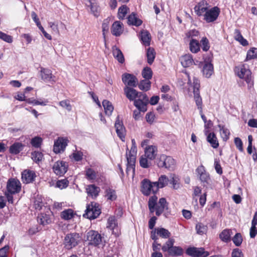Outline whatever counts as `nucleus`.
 <instances>
[{
	"label": "nucleus",
	"mask_w": 257,
	"mask_h": 257,
	"mask_svg": "<svg viewBox=\"0 0 257 257\" xmlns=\"http://www.w3.org/2000/svg\"><path fill=\"white\" fill-rule=\"evenodd\" d=\"M68 181L65 179L58 180L56 183V186L61 189L66 188L68 185Z\"/></svg>",
	"instance_id": "nucleus-61"
},
{
	"label": "nucleus",
	"mask_w": 257,
	"mask_h": 257,
	"mask_svg": "<svg viewBox=\"0 0 257 257\" xmlns=\"http://www.w3.org/2000/svg\"><path fill=\"white\" fill-rule=\"evenodd\" d=\"M132 145L131 150L129 151V153L127 154L128 156H133L134 157H136L137 149L135 139L132 140Z\"/></svg>",
	"instance_id": "nucleus-58"
},
{
	"label": "nucleus",
	"mask_w": 257,
	"mask_h": 257,
	"mask_svg": "<svg viewBox=\"0 0 257 257\" xmlns=\"http://www.w3.org/2000/svg\"><path fill=\"white\" fill-rule=\"evenodd\" d=\"M235 72L241 79H244L247 84V89L250 92L254 90L253 80L251 77V72L246 65L243 64L235 67Z\"/></svg>",
	"instance_id": "nucleus-2"
},
{
	"label": "nucleus",
	"mask_w": 257,
	"mask_h": 257,
	"mask_svg": "<svg viewBox=\"0 0 257 257\" xmlns=\"http://www.w3.org/2000/svg\"><path fill=\"white\" fill-rule=\"evenodd\" d=\"M25 145L21 143L16 142L10 146L9 151L11 154L17 155L23 150Z\"/></svg>",
	"instance_id": "nucleus-25"
},
{
	"label": "nucleus",
	"mask_w": 257,
	"mask_h": 257,
	"mask_svg": "<svg viewBox=\"0 0 257 257\" xmlns=\"http://www.w3.org/2000/svg\"><path fill=\"white\" fill-rule=\"evenodd\" d=\"M168 203L165 198H161L158 202V197L153 195L150 197L148 201V207L150 213L155 212L156 215L159 216L165 210L168 208Z\"/></svg>",
	"instance_id": "nucleus-1"
},
{
	"label": "nucleus",
	"mask_w": 257,
	"mask_h": 257,
	"mask_svg": "<svg viewBox=\"0 0 257 257\" xmlns=\"http://www.w3.org/2000/svg\"><path fill=\"white\" fill-rule=\"evenodd\" d=\"M196 229L198 234L202 235L206 232L207 226L201 223H199L196 225Z\"/></svg>",
	"instance_id": "nucleus-50"
},
{
	"label": "nucleus",
	"mask_w": 257,
	"mask_h": 257,
	"mask_svg": "<svg viewBox=\"0 0 257 257\" xmlns=\"http://www.w3.org/2000/svg\"><path fill=\"white\" fill-rule=\"evenodd\" d=\"M231 257H244V254L240 249L236 248L232 250Z\"/></svg>",
	"instance_id": "nucleus-63"
},
{
	"label": "nucleus",
	"mask_w": 257,
	"mask_h": 257,
	"mask_svg": "<svg viewBox=\"0 0 257 257\" xmlns=\"http://www.w3.org/2000/svg\"><path fill=\"white\" fill-rule=\"evenodd\" d=\"M128 8L125 5H123L119 8L118 11V17L119 19H123L127 13Z\"/></svg>",
	"instance_id": "nucleus-46"
},
{
	"label": "nucleus",
	"mask_w": 257,
	"mask_h": 257,
	"mask_svg": "<svg viewBox=\"0 0 257 257\" xmlns=\"http://www.w3.org/2000/svg\"><path fill=\"white\" fill-rule=\"evenodd\" d=\"M122 81L125 85V87H136L138 84V79L133 74L124 73L122 75Z\"/></svg>",
	"instance_id": "nucleus-12"
},
{
	"label": "nucleus",
	"mask_w": 257,
	"mask_h": 257,
	"mask_svg": "<svg viewBox=\"0 0 257 257\" xmlns=\"http://www.w3.org/2000/svg\"><path fill=\"white\" fill-rule=\"evenodd\" d=\"M232 240L236 246H240L242 242V238L241 234L240 233H236Z\"/></svg>",
	"instance_id": "nucleus-55"
},
{
	"label": "nucleus",
	"mask_w": 257,
	"mask_h": 257,
	"mask_svg": "<svg viewBox=\"0 0 257 257\" xmlns=\"http://www.w3.org/2000/svg\"><path fill=\"white\" fill-rule=\"evenodd\" d=\"M202 72L206 78H209L213 73V66L210 62H205L203 65Z\"/></svg>",
	"instance_id": "nucleus-26"
},
{
	"label": "nucleus",
	"mask_w": 257,
	"mask_h": 257,
	"mask_svg": "<svg viewBox=\"0 0 257 257\" xmlns=\"http://www.w3.org/2000/svg\"><path fill=\"white\" fill-rule=\"evenodd\" d=\"M174 239L169 238L165 243L162 246V250L163 252H167L170 256H181L183 254V248L179 246H174Z\"/></svg>",
	"instance_id": "nucleus-3"
},
{
	"label": "nucleus",
	"mask_w": 257,
	"mask_h": 257,
	"mask_svg": "<svg viewBox=\"0 0 257 257\" xmlns=\"http://www.w3.org/2000/svg\"><path fill=\"white\" fill-rule=\"evenodd\" d=\"M42 143V139L39 137H35L32 139L31 144L35 148H38L41 147Z\"/></svg>",
	"instance_id": "nucleus-52"
},
{
	"label": "nucleus",
	"mask_w": 257,
	"mask_h": 257,
	"mask_svg": "<svg viewBox=\"0 0 257 257\" xmlns=\"http://www.w3.org/2000/svg\"><path fill=\"white\" fill-rule=\"evenodd\" d=\"M36 177L34 171L26 169L22 173V180L24 183L28 184L33 182Z\"/></svg>",
	"instance_id": "nucleus-16"
},
{
	"label": "nucleus",
	"mask_w": 257,
	"mask_h": 257,
	"mask_svg": "<svg viewBox=\"0 0 257 257\" xmlns=\"http://www.w3.org/2000/svg\"><path fill=\"white\" fill-rule=\"evenodd\" d=\"M169 182L172 185L174 189L177 190L180 188V179L177 175L171 174L169 177Z\"/></svg>",
	"instance_id": "nucleus-28"
},
{
	"label": "nucleus",
	"mask_w": 257,
	"mask_h": 257,
	"mask_svg": "<svg viewBox=\"0 0 257 257\" xmlns=\"http://www.w3.org/2000/svg\"><path fill=\"white\" fill-rule=\"evenodd\" d=\"M207 141L214 149L217 148L219 146L218 141L214 133H210L207 135Z\"/></svg>",
	"instance_id": "nucleus-30"
},
{
	"label": "nucleus",
	"mask_w": 257,
	"mask_h": 257,
	"mask_svg": "<svg viewBox=\"0 0 257 257\" xmlns=\"http://www.w3.org/2000/svg\"><path fill=\"white\" fill-rule=\"evenodd\" d=\"M114 127L117 136L122 141L124 142L125 141L126 131L122 121L119 120V115L117 116Z\"/></svg>",
	"instance_id": "nucleus-13"
},
{
	"label": "nucleus",
	"mask_w": 257,
	"mask_h": 257,
	"mask_svg": "<svg viewBox=\"0 0 257 257\" xmlns=\"http://www.w3.org/2000/svg\"><path fill=\"white\" fill-rule=\"evenodd\" d=\"M257 58V48H252L247 51L246 60H250Z\"/></svg>",
	"instance_id": "nucleus-48"
},
{
	"label": "nucleus",
	"mask_w": 257,
	"mask_h": 257,
	"mask_svg": "<svg viewBox=\"0 0 257 257\" xmlns=\"http://www.w3.org/2000/svg\"><path fill=\"white\" fill-rule=\"evenodd\" d=\"M232 231L230 229H224L219 234L220 239L224 242H228L231 240Z\"/></svg>",
	"instance_id": "nucleus-32"
},
{
	"label": "nucleus",
	"mask_w": 257,
	"mask_h": 257,
	"mask_svg": "<svg viewBox=\"0 0 257 257\" xmlns=\"http://www.w3.org/2000/svg\"><path fill=\"white\" fill-rule=\"evenodd\" d=\"M158 152V149L155 146H148L145 148V156L150 160L155 159Z\"/></svg>",
	"instance_id": "nucleus-19"
},
{
	"label": "nucleus",
	"mask_w": 257,
	"mask_h": 257,
	"mask_svg": "<svg viewBox=\"0 0 257 257\" xmlns=\"http://www.w3.org/2000/svg\"><path fill=\"white\" fill-rule=\"evenodd\" d=\"M235 39L238 41L243 46H247L248 43L247 40L243 38L239 30L236 29L234 32Z\"/></svg>",
	"instance_id": "nucleus-35"
},
{
	"label": "nucleus",
	"mask_w": 257,
	"mask_h": 257,
	"mask_svg": "<svg viewBox=\"0 0 257 257\" xmlns=\"http://www.w3.org/2000/svg\"><path fill=\"white\" fill-rule=\"evenodd\" d=\"M151 82L148 80H142L139 84V88L141 90L147 91L150 89Z\"/></svg>",
	"instance_id": "nucleus-45"
},
{
	"label": "nucleus",
	"mask_w": 257,
	"mask_h": 257,
	"mask_svg": "<svg viewBox=\"0 0 257 257\" xmlns=\"http://www.w3.org/2000/svg\"><path fill=\"white\" fill-rule=\"evenodd\" d=\"M81 238L79 233L74 232L67 234L63 241L64 247L70 250L76 247L80 242Z\"/></svg>",
	"instance_id": "nucleus-4"
},
{
	"label": "nucleus",
	"mask_w": 257,
	"mask_h": 257,
	"mask_svg": "<svg viewBox=\"0 0 257 257\" xmlns=\"http://www.w3.org/2000/svg\"><path fill=\"white\" fill-rule=\"evenodd\" d=\"M59 105L63 108H65L68 111L71 110L72 106L68 100H64L59 102Z\"/></svg>",
	"instance_id": "nucleus-62"
},
{
	"label": "nucleus",
	"mask_w": 257,
	"mask_h": 257,
	"mask_svg": "<svg viewBox=\"0 0 257 257\" xmlns=\"http://www.w3.org/2000/svg\"><path fill=\"white\" fill-rule=\"evenodd\" d=\"M180 60L181 61L182 65L184 67H188L192 65L194 63V61L192 56L190 54H186L182 56Z\"/></svg>",
	"instance_id": "nucleus-27"
},
{
	"label": "nucleus",
	"mask_w": 257,
	"mask_h": 257,
	"mask_svg": "<svg viewBox=\"0 0 257 257\" xmlns=\"http://www.w3.org/2000/svg\"><path fill=\"white\" fill-rule=\"evenodd\" d=\"M86 190L88 195L91 196L92 198L97 197L100 190L99 187L93 184L88 185Z\"/></svg>",
	"instance_id": "nucleus-22"
},
{
	"label": "nucleus",
	"mask_w": 257,
	"mask_h": 257,
	"mask_svg": "<svg viewBox=\"0 0 257 257\" xmlns=\"http://www.w3.org/2000/svg\"><path fill=\"white\" fill-rule=\"evenodd\" d=\"M105 196L107 198V200L111 201L115 200L117 198L115 191L109 187L106 188L105 190Z\"/></svg>",
	"instance_id": "nucleus-33"
},
{
	"label": "nucleus",
	"mask_w": 257,
	"mask_h": 257,
	"mask_svg": "<svg viewBox=\"0 0 257 257\" xmlns=\"http://www.w3.org/2000/svg\"><path fill=\"white\" fill-rule=\"evenodd\" d=\"M202 45V49L204 51H207L209 48V43L208 40L206 37H203L200 42Z\"/></svg>",
	"instance_id": "nucleus-59"
},
{
	"label": "nucleus",
	"mask_w": 257,
	"mask_h": 257,
	"mask_svg": "<svg viewBox=\"0 0 257 257\" xmlns=\"http://www.w3.org/2000/svg\"><path fill=\"white\" fill-rule=\"evenodd\" d=\"M156 53L153 48L149 47L147 49V62L150 64L151 65L155 59Z\"/></svg>",
	"instance_id": "nucleus-40"
},
{
	"label": "nucleus",
	"mask_w": 257,
	"mask_h": 257,
	"mask_svg": "<svg viewBox=\"0 0 257 257\" xmlns=\"http://www.w3.org/2000/svg\"><path fill=\"white\" fill-rule=\"evenodd\" d=\"M197 176L199 177L200 180L202 182L207 183L209 179V176L205 171V168L203 166H199L196 170Z\"/></svg>",
	"instance_id": "nucleus-20"
},
{
	"label": "nucleus",
	"mask_w": 257,
	"mask_h": 257,
	"mask_svg": "<svg viewBox=\"0 0 257 257\" xmlns=\"http://www.w3.org/2000/svg\"><path fill=\"white\" fill-rule=\"evenodd\" d=\"M208 4L206 1L203 0L199 2L197 5L195 6L194 9L197 16H203L206 13L208 10Z\"/></svg>",
	"instance_id": "nucleus-17"
},
{
	"label": "nucleus",
	"mask_w": 257,
	"mask_h": 257,
	"mask_svg": "<svg viewBox=\"0 0 257 257\" xmlns=\"http://www.w3.org/2000/svg\"><path fill=\"white\" fill-rule=\"evenodd\" d=\"M112 53L114 57L116 58L119 63H123L124 62V58L122 52L115 46L112 47Z\"/></svg>",
	"instance_id": "nucleus-29"
},
{
	"label": "nucleus",
	"mask_w": 257,
	"mask_h": 257,
	"mask_svg": "<svg viewBox=\"0 0 257 257\" xmlns=\"http://www.w3.org/2000/svg\"><path fill=\"white\" fill-rule=\"evenodd\" d=\"M0 39L8 43H11L13 41L12 38L11 36L8 35L1 31H0Z\"/></svg>",
	"instance_id": "nucleus-64"
},
{
	"label": "nucleus",
	"mask_w": 257,
	"mask_h": 257,
	"mask_svg": "<svg viewBox=\"0 0 257 257\" xmlns=\"http://www.w3.org/2000/svg\"><path fill=\"white\" fill-rule=\"evenodd\" d=\"M149 102H145L142 100H135L134 104L137 109L142 110V112H145L147 110V104Z\"/></svg>",
	"instance_id": "nucleus-36"
},
{
	"label": "nucleus",
	"mask_w": 257,
	"mask_h": 257,
	"mask_svg": "<svg viewBox=\"0 0 257 257\" xmlns=\"http://www.w3.org/2000/svg\"><path fill=\"white\" fill-rule=\"evenodd\" d=\"M67 145V140L63 138H59L54 142L53 151L55 153H60L64 151Z\"/></svg>",
	"instance_id": "nucleus-15"
},
{
	"label": "nucleus",
	"mask_w": 257,
	"mask_h": 257,
	"mask_svg": "<svg viewBox=\"0 0 257 257\" xmlns=\"http://www.w3.org/2000/svg\"><path fill=\"white\" fill-rule=\"evenodd\" d=\"M39 74L41 79L45 82H55V76L52 74V71L48 68L41 67Z\"/></svg>",
	"instance_id": "nucleus-11"
},
{
	"label": "nucleus",
	"mask_w": 257,
	"mask_h": 257,
	"mask_svg": "<svg viewBox=\"0 0 257 257\" xmlns=\"http://www.w3.org/2000/svg\"><path fill=\"white\" fill-rule=\"evenodd\" d=\"M169 179L166 175H161L158 182H155L158 186V190L159 188H163L168 185Z\"/></svg>",
	"instance_id": "nucleus-38"
},
{
	"label": "nucleus",
	"mask_w": 257,
	"mask_h": 257,
	"mask_svg": "<svg viewBox=\"0 0 257 257\" xmlns=\"http://www.w3.org/2000/svg\"><path fill=\"white\" fill-rule=\"evenodd\" d=\"M194 97L198 109H200V111H202V98L200 96L199 92L194 93Z\"/></svg>",
	"instance_id": "nucleus-54"
},
{
	"label": "nucleus",
	"mask_w": 257,
	"mask_h": 257,
	"mask_svg": "<svg viewBox=\"0 0 257 257\" xmlns=\"http://www.w3.org/2000/svg\"><path fill=\"white\" fill-rule=\"evenodd\" d=\"M151 161L145 157V155L142 156L140 160V166L144 168H148L152 165Z\"/></svg>",
	"instance_id": "nucleus-41"
},
{
	"label": "nucleus",
	"mask_w": 257,
	"mask_h": 257,
	"mask_svg": "<svg viewBox=\"0 0 257 257\" xmlns=\"http://www.w3.org/2000/svg\"><path fill=\"white\" fill-rule=\"evenodd\" d=\"M142 21L137 17V14L133 12L127 17V24L137 27L140 26L142 24Z\"/></svg>",
	"instance_id": "nucleus-23"
},
{
	"label": "nucleus",
	"mask_w": 257,
	"mask_h": 257,
	"mask_svg": "<svg viewBox=\"0 0 257 257\" xmlns=\"http://www.w3.org/2000/svg\"><path fill=\"white\" fill-rule=\"evenodd\" d=\"M68 165L63 161H57L53 165V169L54 173L59 176L63 175L67 170Z\"/></svg>",
	"instance_id": "nucleus-14"
},
{
	"label": "nucleus",
	"mask_w": 257,
	"mask_h": 257,
	"mask_svg": "<svg viewBox=\"0 0 257 257\" xmlns=\"http://www.w3.org/2000/svg\"><path fill=\"white\" fill-rule=\"evenodd\" d=\"M100 213L99 205L96 202H91L90 204L87 206L83 217L90 219H94L97 218Z\"/></svg>",
	"instance_id": "nucleus-5"
},
{
	"label": "nucleus",
	"mask_w": 257,
	"mask_h": 257,
	"mask_svg": "<svg viewBox=\"0 0 257 257\" xmlns=\"http://www.w3.org/2000/svg\"><path fill=\"white\" fill-rule=\"evenodd\" d=\"M86 176L89 180H94L96 177L95 172L91 168H89L86 170Z\"/></svg>",
	"instance_id": "nucleus-60"
},
{
	"label": "nucleus",
	"mask_w": 257,
	"mask_h": 257,
	"mask_svg": "<svg viewBox=\"0 0 257 257\" xmlns=\"http://www.w3.org/2000/svg\"><path fill=\"white\" fill-rule=\"evenodd\" d=\"M74 216L73 211L71 209L64 210L61 213V217L64 220H69Z\"/></svg>",
	"instance_id": "nucleus-42"
},
{
	"label": "nucleus",
	"mask_w": 257,
	"mask_h": 257,
	"mask_svg": "<svg viewBox=\"0 0 257 257\" xmlns=\"http://www.w3.org/2000/svg\"><path fill=\"white\" fill-rule=\"evenodd\" d=\"M189 48L192 53H197L200 50V44L198 41L192 39L189 43Z\"/></svg>",
	"instance_id": "nucleus-39"
},
{
	"label": "nucleus",
	"mask_w": 257,
	"mask_h": 257,
	"mask_svg": "<svg viewBox=\"0 0 257 257\" xmlns=\"http://www.w3.org/2000/svg\"><path fill=\"white\" fill-rule=\"evenodd\" d=\"M123 90L126 97L130 101H135L137 97V95H138V91L130 87H125Z\"/></svg>",
	"instance_id": "nucleus-21"
},
{
	"label": "nucleus",
	"mask_w": 257,
	"mask_h": 257,
	"mask_svg": "<svg viewBox=\"0 0 257 257\" xmlns=\"http://www.w3.org/2000/svg\"><path fill=\"white\" fill-rule=\"evenodd\" d=\"M102 105L104 107L105 113L106 115H110L113 110V106L111 103L107 100L102 101Z\"/></svg>",
	"instance_id": "nucleus-34"
},
{
	"label": "nucleus",
	"mask_w": 257,
	"mask_h": 257,
	"mask_svg": "<svg viewBox=\"0 0 257 257\" xmlns=\"http://www.w3.org/2000/svg\"><path fill=\"white\" fill-rule=\"evenodd\" d=\"M157 234L163 238H168L171 236V233L168 230L164 228H157Z\"/></svg>",
	"instance_id": "nucleus-44"
},
{
	"label": "nucleus",
	"mask_w": 257,
	"mask_h": 257,
	"mask_svg": "<svg viewBox=\"0 0 257 257\" xmlns=\"http://www.w3.org/2000/svg\"><path fill=\"white\" fill-rule=\"evenodd\" d=\"M126 159H127V168L126 173L129 174L132 173L133 175L135 174V163L136 157L133 156H128L127 152L126 153Z\"/></svg>",
	"instance_id": "nucleus-18"
},
{
	"label": "nucleus",
	"mask_w": 257,
	"mask_h": 257,
	"mask_svg": "<svg viewBox=\"0 0 257 257\" xmlns=\"http://www.w3.org/2000/svg\"><path fill=\"white\" fill-rule=\"evenodd\" d=\"M21 190V183L17 179H10L7 185V191L11 194H15L19 193Z\"/></svg>",
	"instance_id": "nucleus-8"
},
{
	"label": "nucleus",
	"mask_w": 257,
	"mask_h": 257,
	"mask_svg": "<svg viewBox=\"0 0 257 257\" xmlns=\"http://www.w3.org/2000/svg\"><path fill=\"white\" fill-rule=\"evenodd\" d=\"M141 192L145 196H149L152 192L155 193L158 191V186L155 182L145 179L141 182Z\"/></svg>",
	"instance_id": "nucleus-6"
},
{
	"label": "nucleus",
	"mask_w": 257,
	"mask_h": 257,
	"mask_svg": "<svg viewBox=\"0 0 257 257\" xmlns=\"http://www.w3.org/2000/svg\"><path fill=\"white\" fill-rule=\"evenodd\" d=\"M122 24L119 21L115 22L112 26L111 33L115 36H119L123 32Z\"/></svg>",
	"instance_id": "nucleus-24"
},
{
	"label": "nucleus",
	"mask_w": 257,
	"mask_h": 257,
	"mask_svg": "<svg viewBox=\"0 0 257 257\" xmlns=\"http://www.w3.org/2000/svg\"><path fill=\"white\" fill-rule=\"evenodd\" d=\"M153 72L151 69L149 67L145 68L142 71L143 77L145 80H149L152 77Z\"/></svg>",
	"instance_id": "nucleus-51"
},
{
	"label": "nucleus",
	"mask_w": 257,
	"mask_h": 257,
	"mask_svg": "<svg viewBox=\"0 0 257 257\" xmlns=\"http://www.w3.org/2000/svg\"><path fill=\"white\" fill-rule=\"evenodd\" d=\"M141 40L145 46L150 45L151 37L149 32L147 30H143L140 34Z\"/></svg>",
	"instance_id": "nucleus-31"
},
{
	"label": "nucleus",
	"mask_w": 257,
	"mask_h": 257,
	"mask_svg": "<svg viewBox=\"0 0 257 257\" xmlns=\"http://www.w3.org/2000/svg\"><path fill=\"white\" fill-rule=\"evenodd\" d=\"M38 222L44 225L51 222V219L46 214H41L38 216Z\"/></svg>",
	"instance_id": "nucleus-43"
},
{
	"label": "nucleus",
	"mask_w": 257,
	"mask_h": 257,
	"mask_svg": "<svg viewBox=\"0 0 257 257\" xmlns=\"http://www.w3.org/2000/svg\"><path fill=\"white\" fill-rule=\"evenodd\" d=\"M175 160L170 156L166 155V158L163 164V167L170 169H173L175 166Z\"/></svg>",
	"instance_id": "nucleus-37"
},
{
	"label": "nucleus",
	"mask_w": 257,
	"mask_h": 257,
	"mask_svg": "<svg viewBox=\"0 0 257 257\" xmlns=\"http://www.w3.org/2000/svg\"><path fill=\"white\" fill-rule=\"evenodd\" d=\"M31 157L32 160L34 162L38 163L42 161L43 155L41 152L38 151H34L31 153Z\"/></svg>",
	"instance_id": "nucleus-49"
},
{
	"label": "nucleus",
	"mask_w": 257,
	"mask_h": 257,
	"mask_svg": "<svg viewBox=\"0 0 257 257\" xmlns=\"http://www.w3.org/2000/svg\"><path fill=\"white\" fill-rule=\"evenodd\" d=\"M186 253L194 257H207L209 255V252L205 251L203 247H190L187 249Z\"/></svg>",
	"instance_id": "nucleus-9"
},
{
	"label": "nucleus",
	"mask_w": 257,
	"mask_h": 257,
	"mask_svg": "<svg viewBox=\"0 0 257 257\" xmlns=\"http://www.w3.org/2000/svg\"><path fill=\"white\" fill-rule=\"evenodd\" d=\"M90 9L92 13L95 17H97L99 15V7L96 4L92 3L91 1H90Z\"/></svg>",
	"instance_id": "nucleus-57"
},
{
	"label": "nucleus",
	"mask_w": 257,
	"mask_h": 257,
	"mask_svg": "<svg viewBox=\"0 0 257 257\" xmlns=\"http://www.w3.org/2000/svg\"><path fill=\"white\" fill-rule=\"evenodd\" d=\"M109 21L110 19L108 18L104 20L102 25V32H103V36L104 39H105V32H107L109 30Z\"/></svg>",
	"instance_id": "nucleus-56"
},
{
	"label": "nucleus",
	"mask_w": 257,
	"mask_h": 257,
	"mask_svg": "<svg viewBox=\"0 0 257 257\" xmlns=\"http://www.w3.org/2000/svg\"><path fill=\"white\" fill-rule=\"evenodd\" d=\"M220 13L219 9L217 7H214L210 10H208L203 15L204 20L207 23H211L215 21L218 18Z\"/></svg>",
	"instance_id": "nucleus-10"
},
{
	"label": "nucleus",
	"mask_w": 257,
	"mask_h": 257,
	"mask_svg": "<svg viewBox=\"0 0 257 257\" xmlns=\"http://www.w3.org/2000/svg\"><path fill=\"white\" fill-rule=\"evenodd\" d=\"M117 223L114 216H110L108 218L107 221V227L113 230L117 226Z\"/></svg>",
	"instance_id": "nucleus-47"
},
{
	"label": "nucleus",
	"mask_w": 257,
	"mask_h": 257,
	"mask_svg": "<svg viewBox=\"0 0 257 257\" xmlns=\"http://www.w3.org/2000/svg\"><path fill=\"white\" fill-rule=\"evenodd\" d=\"M87 240L89 245L95 247H99L102 242V236L98 231L90 230L87 233Z\"/></svg>",
	"instance_id": "nucleus-7"
},
{
	"label": "nucleus",
	"mask_w": 257,
	"mask_h": 257,
	"mask_svg": "<svg viewBox=\"0 0 257 257\" xmlns=\"http://www.w3.org/2000/svg\"><path fill=\"white\" fill-rule=\"evenodd\" d=\"M218 126L220 127V133L223 139L225 141L229 139V136L230 135L229 130L224 126H221L220 125H219Z\"/></svg>",
	"instance_id": "nucleus-53"
}]
</instances>
